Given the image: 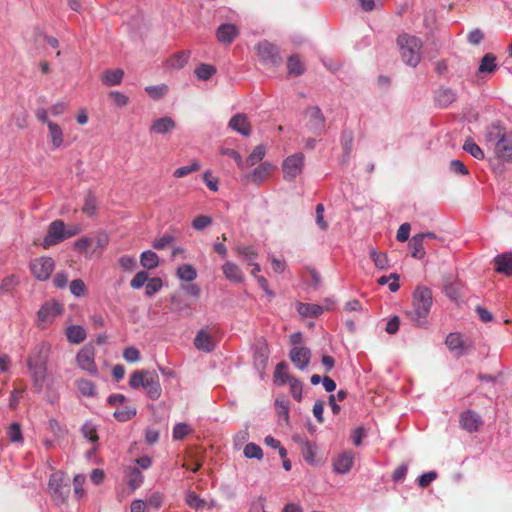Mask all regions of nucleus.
Segmentation results:
<instances>
[{"label": "nucleus", "mask_w": 512, "mask_h": 512, "mask_svg": "<svg viewBox=\"0 0 512 512\" xmlns=\"http://www.w3.org/2000/svg\"><path fill=\"white\" fill-rule=\"evenodd\" d=\"M51 352V345L47 342L36 344L28 358L27 367L33 381V385L37 391L43 389L47 378V363Z\"/></svg>", "instance_id": "1"}, {"label": "nucleus", "mask_w": 512, "mask_h": 512, "mask_svg": "<svg viewBox=\"0 0 512 512\" xmlns=\"http://www.w3.org/2000/svg\"><path fill=\"white\" fill-rule=\"evenodd\" d=\"M433 304L432 291L426 286H417L412 295V310L408 313L410 318L422 326Z\"/></svg>", "instance_id": "2"}, {"label": "nucleus", "mask_w": 512, "mask_h": 512, "mask_svg": "<svg viewBox=\"0 0 512 512\" xmlns=\"http://www.w3.org/2000/svg\"><path fill=\"white\" fill-rule=\"evenodd\" d=\"M129 385L133 389H145L148 397L152 400L159 399L162 393L159 376L155 371H135L130 376Z\"/></svg>", "instance_id": "3"}, {"label": "nucleus", "mask_w": 512, "mask_h": 512, "mask_svg": "<svg viewBox=\"0 0 512 512\" xmlns=\"http://www.w3.org/2000/svg\"><path fill=\"white\" fill-rule=\"evenodd\" d=\"M486 141L493 148L497 158L512 163V132L489 130Z\"/></svg>", "instance_id": "4"}, {"label": "nucleus", "mask_w": 512, "mask_h": 512, "mask_svg": "<svg viewBox=\"0 0 512 512\" xmlns=\"http://www.w3.org/2000/svg\"><path fill=\"white\" fill-rule=\"evenodd\" d=\"M397 44L403 61L415 67L421 59L422 41L416 36L402 34L398 36Z\"/></svg>", "instance_id": "5"}, {"label": "nucleus", "mask_w": 512, "mask_h": 512, "mask_svg": "<svg viewBox=\"0 0 512 512\" xmlns=\"http://www.w3.org/2000/svg\"><path fill=\"white\" fill-rule=\"evenodd\" d=\"M255 51L261 62L268 67H278L282 63L279 48L269 41H261L255 46Z\"/></svg>", "instance_id": "6"}, {"label": "nucleus", "mask_w": 512, "mask_h": 512, "mask_svg": "<svg viewBox=\"0 0 512 512\" xmlns=\"http://www.w3.org/2000/svg\"><path fill=\"white\" fill-rule=\"evenodd\" d=\"M76 362L80 369L92 376L98 375V368L95 363V348L91 344L83 346L76 355Z\"/></svg>", "instance_id": "7"}, {"label": "nucleus", "mask_w": 512, "mask_h": 512, "mask_svg": "<svg viewBox=\"0 0 512 512\" xmlns=\"http://www.w3.org/2000/svg\"><path fill=\"white\" fill-rule=\"evenodd\" d=\"M48 491L57 505L65 503L69 493L70 485L64 483L63 478L58 474H53L48 482Z\"/></svg>", "instance_id": "8"}, {"label": "nucleus", "mask_w": 512, "mask_h": 512, "mask_svg": "<svg viewBox=\"0 0 512 512\" xmlns=\"http://www.w3.org/2000/svg\"><path fill=\"white\" fill-rule=\"evenodd\" d=\"M213 331L214 328L200 329L196 333L193 344L197 350L205 353H211L215 350L218 340Z\"/></svg>", "instance_id": "9"}, {"label": "nucleus", "mask_w": 512, "mask_h": 512, "mask_svg": "<svg viewBox=\"0 0 512 512\" xmlns=\"http://www.w3.org/2000/svg\"><path fill=\"white\" fill-rule=\"evenodd\" d=\"M304 167V155L295 153L283 161L284 179L292 181L302 173Z\"/></svg>", "instance_id": "10"}, {"label": "nucleus", "mask_w": 512, "mask_h": 512, "mask_svg": "<svg viewBox=\"0 0 512 512\" xmlns=\"http://www.w3.org/2000/svg\"><path fill=\"white\" fill-rule=\"evenodd\" d=\"M65 240V224L62 220L51 222L47 229V234L43 239L42 246L49 248Z\"/></svg>", "instance_id": "11"}, {"label": "nucleus", "mask_w": 512, "mask_h": 512, "mask_svg": "<svg viewBox=\"0 0 512 512\" xmlns=\"http://www.w3.org/2000/svg\"><path fill=\"white\" fill-rule=\"evenodd\" d=\"M62 313V306L56 301L45 302L37 313L38 326L45 328Z\"/></svg>", "instance_id": "12"}, {"label": "nucleus", "mask_w": 512, "mask_h": 512, "mask_svg": "<svg viewBox=\"0 0 512 512\" xmlns=\"http://www.w3.org/2000/svg\"><path fill=\"white\" fill-rule=\"evenodd\" d=\"M55 263L54 260L50 257H40L33 260L30 264L32 274L41 281L47 280L53 269Z\"/></svg>", "instance_id": "13"}, {"label": "nucleus", "mask_w": 512, "mask_h": 512, "mask_svg": "<svg viewBox=\"0 0 512 512\" xmlns=\"http://www.w3.org/2000/svg\"><path fill=\"white\" fill-rule=\"evenodd\" d=\"M289 356L295 367L304 370L310 363L311 351L307 347H293Z\"/></svg>", "instance_id": "14"}, {"label": "nucleus", "mask_w": 512, "mask_h": 512, "mask_svg": "<svg viewBox=\"0 0 512 512\" xmlns=\"http://www.w3.org/2000/svg\"><path fill=\"white\" fill-rule=\"evenodd\" d=\"M460 424L464 430L472 433L478 431L481 427L482 419L478 413L467 410L460 415Z\"/></svg>", "instance_id": "15"}, {"label": "nucleus", "mask_w": 512, "mask_h": 512, "mask_svg": "<svg viewBox=\"0 0 512 512\" xmlns=\"http://www.w3.org/2000/svg\"><path fill=\"white\" fill-rule=\"evenodd\" d=\"M354 463V453L352 451H344L333 460V469L336 473L345 474L349 472Z\"/></svg>", "instance_id": "16"}, {"label": "nucleus", "mask_w": 512, "mask_h": 512, "mask_svg": "<svg viewBox=\"0 0 512 512\" xmlns=\"http://www.w3.org/2000/svg\"><path fill=\"white\" fill-rule=\"evenodd\" d=\"M238 34V28L234 24H222L216 31L218 41L226 45H230Z\"/></svg>", "instance_id": "17"}, {"label": "nucleus", "mask_w": 512, "mask_h": 512, "mask_svg": "<svg viewBox=\"0 0 512 512\" xmlns=\"http://www.w3.org/2000/svg\"><path fill=\"white\" fill-rule=\"evenodd\" d=\"M495 271L507 276L512 274V253L507 252L497 255L494 259Z\"/></svg>", "instance_id": "18"}, {"label": "nucleus", "mask_w": 512, "mask_h": 512, "mask_svg": "<svg viewBox=\"0 0 512 512\" xmlns=\"http://www.w3.org/2000/svg\"><path fill=\"white\" fill-rule=\"evenodd\" d=\"M225 277L235 283H241L244 280L243 272L240 267L233 262L227 261L222 266Z\"/></svg>", "instance_id": "19"}, {"label": "nucleus", "mask_w": 512, "mask_h": 512, "mask_svg": "<svg viewBox=\"0 0 512 512\" xmlns=\"http://www.w3.org/2000/svg\"><path fill=\"white\" fill-rule=\"evenodd\" d=\"M125 474L127 477V484L132 490H135L142 485L144 476L138 467L127 466L125 469Z\"/></svg>", "instance_id": "20"}, {"label": "nucleus", "mask_w": 512, "mask_h": 512, "mask_svg": "<svg viewBox=\"0 0 512 512\" xmlns=\"http://www.w3.org/2000/svg\"><path fill=\"white\" fill-rule=\"evenodd\" d=\"M435 102L440 107H448L456 100V93L450 88H439L434 95Z\"/></svg>", "instance_id": "21"}, {"label": "nucleus", "mask_w": 512, "mask_h": 512, "mask_svg": "<svg viewBox=\"0 0 512 512\" xmlns=\"http://www.w3.org/2000/svg\"><path fill=\"white\" fill-rule=\"evenodd\" d=\"M190 55L191 52L189 50L179 51L169 57L167 64L170 68L181 69L188 63Z\"/></svg>", "instance_id": "22"}, {"label": "nucleus", "mask_w": 512, "mask_h": 512, "mask_svg": "<svg viewBox=\"0 0 512 512\" xmlns=\"http://www.w3.org/2000/svg\"><path fill=\"white\" fill-rule=\"evenodd\" d=\"M297 311L304 318L317 317L323 313V307L318 304L298 302Z\"/></svg>", "instance_id": "23"}, {"label": "nucleus", "mask_w": 512, "mask_h": 512, "mask_svg": "<svg viewBox=\"0 0 512 512\" xmlns=\"http://www.w3.org/2000/svg\"><path fill=\"white\" fill-rule=\"evenodd\" d=\"M307 125L312 127H320L324 124V117L318 107H309L304 114Z\"/></svg>", "instance_id": "24"}, {"label": "nucleus", "mask_w": 512, "mask_h": 512, "mask_svg": "<svg viewBox=\"0 0 512 512\" xmlns=\"http://www.w3.org/2000/svg\"><path fill=\"white\" fill-rule=\"evenodd\" d=\"M423 244L424 240L422 239V236H419V234H416L411 238L409 248L411 249L412 257L416 259H423L425 257L426 252Z\"/></svg>", "instance_id": "25"}, {"label": "nucleus", "mask_w": 512, "mask_h": 512, "mask_svg": "<svg viewBox=\"0 0 512 512\" xmlns=\"http://www.w3.org/2000/svg\"><path fill=\"white\" fill-rule=\"evenodd\" d=\"M124 71L122 69L106 70L101 79L107 86L119 85L123 79Z\"/></svg>", "instance_id": "26"}, {"label": "nucleus", "mask_w": 512, "mask_h": 512, "mask_svg": "<svg viewBox=\"0 0 512 512\" xmlns=\"http://www.w3.org/2000/svg\"><path fill=\"white\" fill-rule=\"evenodd\" d=\"M497 68L496 57L492 53H487L481 59L480 65L478 67L479 74H491Z\"/></svg>", "instance_id": "27"}, {"label": "nucleus", "mask_w": 512, "mask_h": 512, "mask_svg": "<svg viewBox=\"0 0 512 512\" xmlns=\"http://www.w3.org/2000/svg\"><path fill=\"white\" fill-rule=\"evenodd\" d=\"M266 154V148L264 145H257L247 159L244 161V169L252 167L260 162Z\"/></svg>", "instance_id": "28"}, {"label": "nucleus", "mask_w": 512, "mask_h": 512, "mask_svg": "<svg viewBox=\"0 0 512 512\" xmlns=\"http://www.w3.org/2000/svg\"><path fill=\"white\" fill-rule=\"evenodd\" d=\"M176 276L186 282H192L197 277V271L191 264H182L176 270Z\"/></svg>", "instance_id": "29"}, {"label": "nucleus", "mask_w": 512, "mask_h": 512, "mask_svg": "<svg viewBox=\"0 0 512 512\" xmlns=\"http://www.w3.org/2000/svg\"><path fill=\"white\" fill-rule=\"evenodd\" d=\"M67 339L69 342L79 344L86 338V332L82 326L72 325L67 328Z\"/></svg>", "instance_id": "30"}, {"label": "nucleus", "mask_w": 512, "mask_h": 512, "mask_svg": "<svg viewBox=\"0 0 512 512\" xmlns=\"http://www.w3.org/2000/svg\"><path fill=\"white\" fill-rule=\"evenodd\" d=\"M288 74L292 76H300L304 73L305 67L298 55H292L287 60Z\"/></svg>", "instance_id": "31"}, {"label": "nucleus", "mask_w": 512, "mask_h": 512, "mask_svg": "<svg viewBox=\"0 0 512 512\" xmlns=\"http://www.w3.org/2000/svg\"><path fill=\"white\" fill-rule=\"evenodd\" d=\"M140 264L145 269H154L159 265V257L155 252L151 250L144 251L140 255Z\"/></svg>", "instance_id": "32"}, {"label": "nucleus", "mask_w": 512, "mask_h": 512, "mask_svg": "<svg viewBox=\"0 0 512 512\" xmlns=\"http://www.w3.org/2000/svg\"><path fill=\"white\" fill-rule=\"evenodd\" d=\"M78 391L85 397H95L97 394L95 384L87 379H79L76 381Z\"/></svg>", "instance_id": "33"}, {"label": "nucleus", "mask_w": 512, "mask_h": 512, "mask_svg": "<svg viewBox=\"0 0 512 512\" xmlns=\"http://www.w3.org/2000/svg\"><path fill=\"white\" fill-rule=\"evenodd\" d=\"M291 378L288 373V365L285 362H280L277 364L274 371V381L279 385L286 384Z\"/></svg>", "instance_id": "34"}, {"label": "nucleus", "mask_w": 512, "mask_h": 512, "mask_svg": "<svg viewBox=\"0 0 512 512\" xmlns=\"http://www.w3.org/2000/svg\"><path fill=\"white\" fill-rule=\"evenodd\" d=\"M301 453L309 464H315L316 446L308 440L301 441Z\"/></svg>", "instance_id": "35"}, {"label": "nucleus", "mask_w": 512, "mask_h": 512, "mask_svg": "<svg viewBox=\"0 0 512 512\" xmlns=\"http://www.w3.org/2000/svg\"><path fill=\"white\" fill-rule=\"evenodd\" d=\"M369 254L376 268L380 270L389 268L388 258L385 253H381L374 248H370Z\"/></svg>", "instance_id": "36"}, {"label": "nucleus", "mask_w": 512, "mask_h": 512, "mask_svg": "<svg viewBox=\"0 0 512 512\" xmlns=\"http://www.w3.org/2000/svg\"><path fill=\"white\" fill-rule=\"evenodd\" d=\"M47 139L51 144L52 149H57L68 142L65 138L63 130H49Z\"/></svg>", "instance_id": "37"}, {"label": "nucleus", "mask_w": 512, "mask_h": 512, "mask_svg": "<svg viewBox=\"0 0 512 512\" xmlns=\"http://www.w3.org/2000/svg\"><path fill=\"white\" fill-rule=\"evenodd\" d=\"M251 126V121L244 113L235 114L228 123V128H250Z\"/></svg>", "instance_id": "38"}, {"label": "nucleus", "mask_w": 512, "mask_h": 512, "mask_svg": "<svg viewBox=\"0 0 512 512\" xmlns=\"http://www.w3.org/2000/svg\"><path fill=\"white\" fill-rule=\"evenodd\" d=\"M462 283L459 281L446 283L444 285V292L447 297L453 301H457L461 297Z\"/></svg>", "instance_id": "39"}, {"label": "nucleus", "mask_w": 512, "mask_h": 512, "mask_svg": "<svg viewBox=\"0 0 512 512\" xmlns=\"http://www.w3.org/2000/svg\"><path fill=\"white\" fill-rule=\"evenodd\" d=\"M272 169V165L268 162L261 163L258 167H256L252 172V178L256 182H260L267 178Z\"/></svg>", "instance_id": "40"}, {"label": "nucleus", "mask_w": 512, "mask_h": 512, "mask_svg": "<svg viewBox=\"0 0 512 512\" xmlns=\"http://www.w3.org/2000/svg\"><path fill=\"white\" fill-rule=\"evenodd\" d=\"M201 165L197 160H193L189 165L177 168L173 175L175 178H183L193 172L200 170Z\"/></svg>", "instance_id": "41"}, {"label": "nucleus", "mask_w": 512, "mask_h": 512, "mask_svg": "<svg viewBox=\"0 0 512 512\" xmlns=\"http://www.w3.org/2000/svg\"><path fill=\"white\" fill-rule=\"evenodd\" d=\"M463 150L469 153L475 159L482 160L484 158V152L472 139H467L465 141Z\"/></svg>", "instance_id": "42"}, {"label": "nucleus", "mask_w": 512, "mask_h": 512, "mask_svg": "<svg viewBox=\"0 0 512 512\" xmlns=\"http://www.w3.org/2000/svg\"><path fill=\"white\" fill-rule=\"evenodd\" d=\"M216 73V69L214 66L209 64H200L195 69L196 76L201 80H208Z\"/></svg>", "instance_id": "43"}, {"label": "nucleus", "mask_w": 512, "mask_h": 512, "mask_svg": "<svg viewBox=\"0 0 512 512\" xmlns=\"http://www.w3.org/2000/svg\"><path fill=\"white\" fill-rule=\"evenodd\" d=\"M7 436L12 443H22L23 435L19 423H12L7 429Z\"/></svg>", "instance_id": "44"}, {"label": "nucleus", "mask_w": 512, "mask_h": 512, "mask_svg": "<svg viewBox=\"0 0 512 512\" xmlns=\"http://www.w3.org/2000/svg\"><path fill=\"white\" fill-rule=\"evenodd\" d=\"M97 210V201L92 193H88L85 197L82 212L87 216H94Z\"/></svg>", "instance_id": "45"}, {"label": "nucleus", "mask_w": 512, "mask_h": 512, "mask_svg": "<svg viewBox=\"0 0 512 512\" xmlns=\"http://www.w3.org/2000/svg\"><path fill=\"white\" fill-rule=\"evenodd\" d=\"M450 350L458 351L463 349V340L459 333H450L445 340Z\"/></svg>", "instance_id": "46"}, {"label": "nucleus", "mask_w": 512, "mask_h": 512, "mask_svg": "<svg viewBox=\"0 0 512 512\" xmlns=\"http://www.w3.org/2000/svg\"><path fill=\"white\" fill-rule=\"evenodd\" d=\"M135 415L136 408L133 406H125L122 409H118L114 412V417L120 422L128 421Z\"/></svg>", "instance_id": "47"}, {"label": "nucleus", "mask_w": 512, "mask_h": 512, "mask_svg": "<svg viewBox=\"0 0 512 512\" xmlns=\"http://www.w3.org/2000/svg\"><path fill=\"white\" fill-rule=\"evenodd\" d=\"M243 453H244V456L249 459L255 458V459L260 460L263 458V451H262L261 447L255 443L246 444V446L244 447Z\"/></svg>", "instance_id": "48"}, {"label": "nucleus", "mask_w": 512, "mask_h": 512, "mask_svg": "<svg viewBox=\"0 0 512 512\" xmlns=\"http://www.w3.org/2000/svg\"><path fill=\"white\" fill-rule=\"evenodd\" d=\"M236 252L239 256H241L248 264H252V262L257 257V252L251 246H239L236 248Z\"/></svg>", "instance_id": "49"}, {"label": "nucleus", "mask_w": 512, "mask_h": 512, "mask_svg": "<svg viewBox=\"0 0 512 512\" xmlns=\"http://www.w3.org/2000/svg\"><path fill=\"white\" fill-rule=\"evenodd\" d=\"M82 434L85 438L90 440L91 442L98 441V434L96 426L91 422H86L83 424L81 428Z\"/></svg>", "instance_id": "50"}, {"label": "nucleus", "mask_w": 512, "mask_h": 512, "mask_svg": "<svg viewBox=\"0 0 512 512\" xmlns=\"http://www.w3.org/2000/svg\"><path fill=\"white\" fill-rule=\"evenodd\" d=\"M118 264L122 270L131 272L137 266V261L133 256L123 255L118 259Z\"/></svg>", "instance_id": "51"}, {"label": "nucleus", "mask_w": 512, "mask_h": 512, "mask_svg": "<svg viewBox=\"0 0 512 512\" xmlns=\"http://www.w3.org/2000/svg\"><path fill=\"white\" fill-rule=\"evenodd\" d=\"M392 279L393 281L391 283H389V290L391 292H396L399 290V283H398V280H399V275L396 274V273H392L390 274L389 276H381L379 279H378V284L379 285H385L389 282V280Z\"/></svg>", "instance_id": "52"}, {"label": "nucleus", "mask_w": 512, "mask_h": 512, "mask_svg": "<svg viewBox=\"0 0 512 512\" xmlns=\"http://www.w3.org/2000/svg\"><path fill=\"white\" fill-rule=\"evenodd\" d=\"M186 503L194 509H202L205 507V501L201 499L195 492H188L186 495Z\"/></svg>", "instance_id": "53"}, {"label": "nucleus", "mask_w": 512, "mask_h": 512, "mask_svg": "<svg viewBox=\"0 0 512 512\" xmlns=\"http://www.w3.org/2000/svg\"><path fill=\"white\" fill-rule=\"evenodd\" d=\"M48 428L49 430L57 437L62 438L67 434V429L65 426L60 424L55 419H50L48 422Z\"/></svg>", "instance_id": "54"}, {"label": "nucleus", "mask_w": 512, "mask_h": 512, "mask_svg": "<svg viewBox=\"0 0 512 512\" xmlns=\"http://www.w3.org/2000/svg\"><path fill=\"white\" fill-rule=\"evenodd\" d=\"M92 240L95 243V249H99L102 252L107 248L110 238L106 232H99Z\"/></svg>", "instance_id": "55"}, {"label": "nucleus", "mask_w": 512, "mask_h": 512, "mask_svg": "<svg viewBox=\"0 0 512 512\" xmlns=\"http://www.w3.org/2000/svg\"><path fill=\"white\" fill-rule=\"evenodd\" d=\"M162 287V280L158 277L150 279L145 286V293L152 296L157 293Z\"/></svg>", "instance_id": "56"}, {"label": "nucleus", "mask_w": 512, "mask_h": 512, "mask_svg": "<svg viewBox=\"0 0 512 512\" xmlns=\"http://www.w3.org/2000/svg\"><path fill=\"white\" fill-rule=\"evenodd\" d=\"M290 385V392L292 397L297 400L301 401L302 399V383L297 380L296 378H291L289 380Z\"/></svg>", "instance_id": "57"}, {"label": "nucleus", "mask_w": 512, "mask_h": 512, "mask_svg": "<svg viewBox=\"0 0 512 512\" xmlns=\"http://www.w3.org/2000/svg\"><path fill=\"white\" fill-rule=\"evenodd\" d=\"M174 241V237L171 234H164L158 239H155L152 243L154 249L162 250L169 246Z\"/></svg>", "instance_id": "58"}, {"label": "nucleus", "mask_w": 512, "mask_h": 512, "mask_svg": "<svg viewBox=\"0 0 512 512\" xmlns=\"http://www.w3.org/2000/svg\"><path fill=\"white\" fill-rule=\"evenodd\" d=\"M69 288L70 292L76 297L82 296L86 290L85 283L81 279L71 281Z\"/></svg>", "instance_id": "59"}, {"label": "nucleus", "mask_w": 512, "mask_h": 512, "mask_svg": "<svg viewBox=\"0 0 512 512\" xmlns=\"http://www.w3.org/2000/svg\"><path fill=\"white\" fill-rule=\"evenodd\" d=\"M148 281V274L145 271H139L130 282L133 289L141 288Z\"/></svg>", "instance_id": "60"}, {"label": "nucleus", "mask_w": 512, "mask_h": 512, "mask_svg": "<svg viewBox=\"0 0 512 512\" xmlns=\"http://www.w3.org/2000/svg\"><path fill=\"white\" fill-rule=\"evenodd\" d=\"M212 223V219L211 217L209 216H206V215H200V216H197L193 222H192V227L195 229V230H203L205 229L206 227H208L210 224Z\"/></svg>", "instance_id": "61"}, {"label": "nucleus", "mask_w": 512, "mask_h": 512, "mask_svg": "<svg viewBox=\"0 0 512 512\" xmlns=\"http://www.w3.org/2000/svg\"><path fill=\"white\" fill-rule=\"evenodd\" d=\"M190 433V428L185 423H178L174 426L173 429V438L176 440L183 439L186 435Z\"/></svg>", "instance_id": "62"}, {"label": "nucleus", "mask_w": 512, "mask_h": 512, "mask_svg": "<svg viewBox=\"0 0 512 512\" xmlns=\"http://www.w3.org/2000/svg\"><path fill=\"white\" fill-rule=\"evenodd\" d=\"M93 243V240L89 237H82L80 239H78L77 241H75L74 243V249L78 252V253H85L87 252L88 248L92 245Z\"/></svg>", "instance_id": "63"}, {"label": "nucleus", "mask_w": 512, "mask_h": 512, "mask_svg": "<svg viewBox=\"0 0 512 512\" xmlns=\"http://www.w3.org/2000/svg\"><path fill=\"white\" fill-rule=\"evenodd\" d=\"M123 357L127 362L134 363L140 359V352L135 347H128L124 350Z\"/></svg>", "instance_id": "64"}]
</instances>
